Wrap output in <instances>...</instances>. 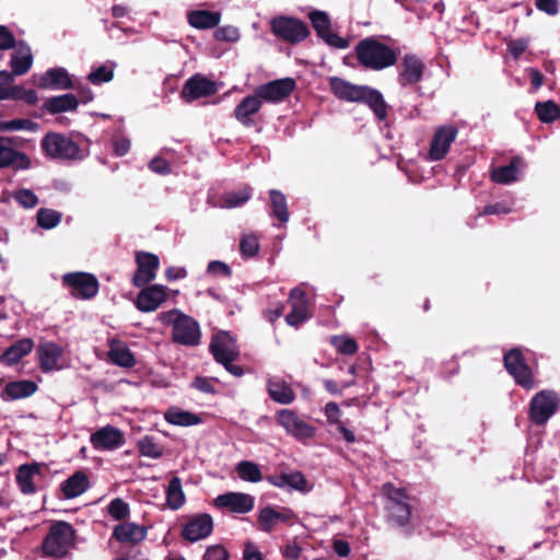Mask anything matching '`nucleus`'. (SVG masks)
<instances>
[{
    "label": "nucleus",
    "mask_w": 560,
    "mask_h": 560,
    "mask_svg": "<svg viewBox=\"0 0 560 560\" xmlns=\"http://www.w3.org/2000/svg\"><path fill=\"white\" fill-rule=\"evenodd\" d=\"M266 480L277 488H288L300 492H307V480L301 471L268 475Z\"/></svg>",
    "instance_id": "c85d7f7f"
},
{
    "label": "nucleus",
    "mask_w": 560,
    "mask_h": 560,
    "mask_svg": "<svg viewBox=\"0 0 560 560\" xmlns=\"http://www.w3.org/2000/svg\"><path fill=\"white\" fill-rule=\"evenodd\" d=\"M207 272L211 276L231 278L232 269L231 267L221 260H212L207 266Z\"/></svg>",
    "instance_id": "13d9d810"
},
{
    "label": "nucleus",
    "mask_w": 560,
    "mask_h": 560,
    "mask_svg": "<svg viewBox=\"0 0 560 560\" xmlns=\"http://www.w3.org/2000/svg\"><path fill=\"white\" fill-rule=\"evenodd\" d=\"M38 386L30 380L9 382L1 392L3 400H16L32 396Z\"/></svg>",
    "instance_id": "4c0bfd02"
},
{
    "label": "nucleus",
    "mask_w": 560,
    "mask_h": 560,
    "mask_svg": "<svg viewBox=\"0 0 560 560\" xmlns=\"http://www.w3.org/2000/svg\"><path fill=\"white\" fill-rule=\"evenodd\" d=\"M78 106V96L68 93L46 98L42 105V110L50 115H57L66 112H75Z\"/></svg>",
    "instance_id": "2f4dec72"
},
{
    "label": "nucleus",
    "mask_w": 560,
    "mask_h": 560,
    "mask_svg": "<svg viewBox=\"0 0 560 560\" xmlns=\"http://www.w3.org/2000/svg\"><path fill=\"white\" fill-rule=\"evenodd\" d=\"M267 392L273 401L282 405L293 402L296 397L291 385L282 380H269L267 383Z\"/></svg>",
    "instance_id": "ea45409f"
},
{
    "label": "nucleus",
    "mask_w": 560,
    "mask_h": 560,
    "mask_svg": "<svg viewBox=\"0 0 560 560\" xmlns=\"http://www.w3.org/2000/svg\"><path fill=\"white\" fill-rule=\"evenodd\" d=\"M330 345L335 347L338 353L343 355H353L359 350V345L355 339L341 335L330 337Z\"/></svg>",
    "instance_id": "8fccbe9b"
},
{
    "label": "nucleus",
    "mask_w": 560,
    "mask_h": 560,
    "mask_svg": "<svg viewBox=\"0 0 560 560\" xmlns=\"http://www.w3.org/2000/svg\"><path fill=\"white\" fill-rule=\"evenodd\" d=\"M77 530L65 521L55 522L43 539L40 549L43 556L52 559H63L75 545Z\"/></svg>",
    "instance_id": "7ed1b4c3"
},
{
    "label": "nucleus",
    "mask_w": 560,
    "mask_h": 560,
    "mask_svg": "<svg viewBox=\"0 0 560 560\" xmlns=\"http://www.w3.org/2000/svg\"><path fill=\"white\" fill-rule=\"evenodd\" d=\"M108 514L116 521H124L129 516V504L120 498L110 501L107 508Z\"/></svg>",
    "instance_id": "6e6d98bb"
},
{
    "label": "nucleus",
    "mask_w": 560,
    "mask_h": 560,
    "mask_svg": "<svg viewBox=\"0 0 560 560\" xmlns=\"http://www.w3.org/2000/svg\"><path fill=\"white\" fill-rule=\"evenodd\" d=\"M312 25L319 38L327 45L345 49L349 47V40L340 37L338 34L330 31L331 22L329 15L324 11H313L308 14Z\"/></svg>",
    "instance_id": "dca6fc26"
},
{
    "label": "nucleus",
    "mask_w": 560,
    "mask_h": 560,
    "mask_svg": "<svg viewBox=\"0 0 560 560\" xmlns=\"http://www.w3.org/2000/svg\"><path fill=\"white\" fill-rule=\"evenodd\" d=\"M358 103L366 104L378 120L386 119L388 106L380 91L364 85Z\"/></svg>",
    "instance_id": "72a5a7b5"
},
{
    "label": "nucleus",
    "mask_w": 560,
    "mask_h": 560,
    "mask_svg": "<svg viewBox=\"0 0 560 560\" xmlns=\"http://www.w3.org/2000/svg\"><path fill=\"white\" fill-rule=\"evenodd\" d=\"M108 359L112 363L121 368H133L136 359L130 349L121 342H112L108 351Z\"/></svg>",
    "instance_id": "37998d69"
},
{
    "label": "nucleus",
    "mask_w": 560,
    "mask_h": 560,
    "mask_svg": "<svg viewBox=\"0 0 560 560\" xmlns=\"http://www.w3.org/2000/svg\"><path fill=\"white\" fill-rule=\"evenodd\" d=\"M382 493L386 499L385 509L388 522L398 527L408 526L412 515L411 497L408 491L386 482L382 487Z\"/></svg>",
    "instance_id": "20e7f679"
},
{
    "label": "nucleus",
    "mask_w": 560,
    "mask_h": 560,
    "mask_svg": "<svg viewBox=\"0 0 560 560\" xmlns=\"http://www.w3.org/2000/svg\"><path fill=\"white\" fill-rule=\"evenodd\" d=\"M44 466V464L34 462L32 464H23L18 468L15 481L23 494L30 495L36 492L34 477L42 474Z\"/></svg>",
    "instance_id": "bb28decb"
},
{
    "label": "nucleus",
    "mask_w": 560,
    "mask_h": 560,
    "mask_svg": "<svg viewBox=\"0 0 560 560\" xmlns=\"http://www.w3.org/2000/svg\"><path fill=\"white\" fill-rule=\"evenodd\" d=\"M238 37V30L231 25L218 27L214 32V38L222 42H235Z\"/></svg>",
    "instance_id": "052dcab7"
},
{
    "label": "nucleus",
    "mask_w": 560,
    "mask_h": 560,
    "mask_svg": "<svg viewBox=\"0 0 560 560\" xmlns=\"http://www.w3.org/2000/svg\"><path fill=\"white\" fill-rule=\"evenodd\" d=\"M36 218L38 226L49 230L54 229L60 223L61 213L52 209L40 208L37 211Z\"/></svg>",
    "instance_id": "3c124183"
},
{
    "label": "nucleus",
    "mask_w": 560,
    "mask_h": 560,
    "mask_svg": "<svg viewBox=\"0 0 560 560\" xmlns=\"http://www.w3.org/2000/svg\"><path fill=\"white\" fill-rule=\"evenodd\" d=\"M11 55L10 67L12 77L23 75L32 68L33 54L31 47L23 40L16 43V47Z\"/></svg>",
    "instance_id": "cd10ccee"
},
{
    "label": "nucleus",
    "mask_w": 560,
    "mask_h": 560,
    "mask_svg": "<svg viewBox=\"0 0 560 560\" xmlns=\"http://www.w3.org/2000/svg\"><path fill=\"white\" fill-rule=\"evenodd\" d=\"M14 200L26 209H32L38 203L37 196L30 189H20L13 195Z\"/></svg>",
    "instance_id": "4d7b16f0"
},
{
    "label": "nucleus",
    "mask_w": 560,
    "mask_h": 560,
    "mask_svg": "<svg viewBox=\"0 0 560 560\" xmlns=\"http://www.w3.org/2000/svg\"><path fill=\"white\" fill-rule=\"evenodd\" d=\"M505 370L513 376L515 383L524 389L535 387L534 374L530 366L526 363L524 355L518 348H513L503 357Z\"/></svg>",
    "instance_id": "6e6552de"
},
{
    "label": "nucleus",
    "mask_w": 560,
    "mask_h": 560,
    "mask_svg": "<svg viewBox=\"0 0 560 560\" xmlns=\"http://www.w3.org/2000/svg\"><path fill=\"white\" fill-rule=\"evenodd\" d=\"M262 102L257 96L256 92L253 95L244 97L234 109L235 119L245 127H253L255 125L253 115L259 112Z\"/></svg>",
    "instance_id": "c756f323"
},
{
    "label": "nucleus",
    "mask_w": 560,
    "mask_h": 560,
    "mask_svg": "<svg viewBox=\"0 0 560 560\" xmlns=\"http://www.w3.org/2000/svg\"><path fill=\"white\" fill-rule=\"evenodd\" d=\"M236 472L238 477L248 482H258L262 479V474L259 466L249 460H242L236 465Z\"/></svg>",
    "instance_id": "09e8293b"
},
{
    "label": "nucleus",
    "mask_w": 560,
    "mask_h": 560,
    "mask_svg": "<svg viewBox=\"0 0 560 560\" xmlns=\"http://www.w3.org/2000/svg\"><path fill=\"white\" fill-rule=\"evenodd\" d=\"M524 166L523 158L513 156L508 165L494 167L491 171V180L498 184H511L517 179V173Z\"/></svg>",
    "instance_id": "c9c22d12"
},
{
    "label": "nucleus",
    "mask_w": 560,
    "mask_h": 560,
    "mask_svg": "<svg viewBox=\"0 0 560 560\" xmlns=\"http://www.w3.org/2000/svg\"><path fill=\"white\" fill-rule=\"evenodd\" d=\"M295 88L294 79L283 78L260 84L255 89V92L261 102L280 103L289 97Z\"/></svg>",
    "instance_id": "4468645a"
},
{
    "label": "nucleus",
    "mask_w": 560,
    "mask_h": 560,
    "mask_svg": "<svg viewBox=\"0 0 560 560\" xmlns=\"http://www.w3.org/2000/svg\"><path fill=\"white\" fill-rule=\"evenodd\" d=\"M16 39L12 31L5 25H0V50H9L16 47Z\"/></svg>",
    "instance_id": "680f3d73"
},
{
    "label": "nucleus",
    "mask_w": 560,
    "mask_h": 560,
    "mask_svg": "<svg viewBox=\"0 0 560 560\" xmlns=\"http://www.w3.org/2000/svg\"><path fill=\"white\" fill-rule=\"evenodd\" d=\"M33 348L34 341L32 338L19 339L3 351L0 355V363L12 366L30 354Z\"/></svg>",
    "instance_id": "7c9ffc66"
},
{
    "label": "nucleus",
    "mask_w": 560,
    "mask_h": 560,
    "mask_svg": "<svg viewBox=\"0 0 560 560\" xmlns=\"http://www.w3.org/2000/svg\"><path fill=\"white\" fill-rule=\"evenodd\" d=\"M254 497L242 492H228L214 499L218 508H226L233 513H248L254 509Z\"/></svg>",
    "instance_id": "5701e85b"
},
{
    "label": "nucleus",
    "mask_w": 560,
    "mask_h": 560,
    "mask_svg": "<svg viewBox=\"0 0 560 560\" xmlns=\"http://www.w3.org/2000/svg\"><path fill=\"white\" fill-rule=\"evenodd\" d=\"M209 350L218 363L235 361L240 355L236 340L229 331L224 330H221L213 336Z\"/></svg>",
    "instance_id": "2eb2a0df"
},
{
    "label": "nucleus",
    "mask_w": 560,
    "mask_h": 560,
    "mask_svg": "<svg viewBox=\"0 0 560 560\" xmlns=\"http://www.w3.org/2000/svg\"><path fill=\"white\" fill-rule=\"evenodd\" d=\"M259 250V242L256 235H243L240 242V252L243 257L250 258L257 255Z\"/></svg>",
    "instance_id": "5fc2aeb1"
},
{
    "label": "nucleus",
    "mask_w": 560,
    "mask_h": 560,
    "mask_svg": "<svg viewBox=\"0 0 560 560\" xmlns=\"http://www.w3.org/2000/svg\"><path fill=\"white\" fill-rule=\"evenodd\" d=\"M560 397L555 390L542 389L529 402V418L537 424H545L559 409Z\"/></svg>",
    "instance_id": "423d86ee"
},
{
    "label": "nucleus",
    "mask_w": 560,
    "mask_h": 560,
    "mask_svg": "<svg viewBox=\"0 0 560 560\" xmlns=\"http://www.w3.org/2000/svg\"><path fill=\"white\" fill-rule=\"evenodd\" d=\"M535 112L541 122L550 124L560 118V106L553 101L537 102Z\"/></svg>",
    "instance_id": "de8ad7c7"
},
{
    "label": "nucleus",
    "mask_w": 560,
    "mask_h": 560,
    "mask_svg": "<svg viewBox=\"0 0 560 560\" xmlns=\"http://www.w3.org/2000/svg\"><path fill=\"white\" fill-rule=\"evenodd\" d=\"M188 23L198 30L213 28L219 25L221 13L208 10H195L187 15Z\"/></svg>",
    "instance_id": "a19ab883"
},
{
    "label": "nucleus",
    "mask_w": 560,
    "mask_h": 560,
    "mask_svg": "<svg viewBox=\"0 0 560 560\" xmlns=\"http://www.w3.org/2000/svg\"><path fill=\"white\" fill-rule=\"evenodd\" d=\"M164 419L170 424L180 427L196 425L201 422V419L198 415L182 410L178 407H170L164 413Z\"/></svg>",
    "instance_id": "c03bdc74"
},
{
    "label": "nucleus",
    "mask_w": 560,
    "mask_h": 560,
    "mask_svg": "<svg viewBox=\"0 0 560 560\" xmlns=\"http://www.w3.org/2000/svg\"><path fill=\"white\" fill-rule=\"evenodd\" d=\"M253 196V188L244 185L236 190L224 192L220 197L219 207L232 209L244 206Z\"/></svg>",
    "instance_id": "79ce46f5"
},
{
    "label": "nucleus",
    "mask_w": 560,
    "mask_h": 560,
    "mask_svg": "<svg viewBox=\"0 0 560 560\" xmlns=\"http://www.w3.org/2000/svg\"><path fill=\"white\" fill-rule=\"evenodd\" d=\"M36 353L38 357L39 368L44 373L60 370L58 361L63 353L62 347L54 341H45L37 346Z\"/></svg>",
    "instance_id": "393cba45"
},
{
    "label": "nucleus",
    "mask_w": 560,
    "mask_h": 560,
    "mask_svg": "<svg viewBox=\"0 0 560 560\" xmlns=\"http://www.w3.org/2000/svg\"><path fill=\"white\" fill-rule=\"evenodd\" d=\"M288 302L292 310L285 316V322L289 326L298 328L311 317L307 294L300 288H293L289 294Z\"/></svg>",
    "instance_id": "a211bd4d"
},
{
    "label": "nucleus",
    "mask_w": 560,
    "mask_h": 560,
    "mask_svg": "<svg viewBox=\"0 0 560 560\" xmlns=\"http://www.w3.org/2000/svg\"><path fill=\"white\" fill-rule=\"evenodd\" d=\"M327 422L329 424H335L337 432L342 436V439L348 443L352 444L357 441L354 432L346 427V422L340 419L341 411L339 409L338 404L334 401H329L326 404L324 409Z\"/></svg>",
    "instance_id": "58836bf2"
},
{
    "label": "nucleus",
    "mask_w": 560,
    "mask_h": 560,
    "mask_svg": "<svg viewBox=\"0 0 560 560\" xmlns=\"http://www.w3.org/2000/svg\"><path fill=\"white\" fill-rule=\"evenodd\" d=\"M425 66L423 61L412 54L404 56L399 72L398 82L401 86L413 85L422 80Z\"/></svg>",
    "instance_id": "4be33fe9"
},
{
    "label": "nucleus",
    "mask_w": 560,
    "mask_h": 560,
    "mask_svg": "<svg viewBox=\"0 0 560 560\" xmlns=\"http://www.w3.org/2000/svg\"><path fill=\"white\" fill-rule=\"evenodd\" d=\"M37 125L28 119H12L9 121L0 120V131H9V130H22L28 129L32 130Z\"/></svg>",
    "instance_id": "bf43d9fd"
},
{
    "label": "nucleus",
    "mask_w": 560,
    "mask_h": 560,
    "mask_svg": "<svg viewBox=\"0 0 560 560\" xmlns=\"http://www.w3.org/2000/svg\"><path fill=\"white\" fill-rule=\"evenodd\" d=\"M359 63L373 71H380L396 65L398 52L388 45L371 36L361 39L354 47Z\"/></svg>",
    "instance_id": "f257e3e1"
},
{
    "label": "nucleus",
    "mask_w": 560,
    "mask_h": 560,
    "mask_svg": "<svg viewBox=\"0 0 560 560\" xmlns=\"http://www.w3.org/2000/svg\"><path fill=\"white\" fill-rule=\"evenodd\" d=\"M271 215L275 217L280 224L289 221V208L285 195L278 189L269 190Z\"/></svg>",
    "instance_id": "a18cd8bd"
},
{
    "label": "nucleus",
    "mask_w": 560,
    "mask_h": 560,
    "mask_svg": "<svg viewBox=\"0 0 560 560\" xmlns=\"http://www.w3.org/2000/svg\"><path fill=\"white\" fill-rule=\"evenodd\" d=\"M276 421L285 432L299 441L312 439L316 428L303 420L294 410L281 409L276 415Z\"/></svg>",
    "instance_id": "1a4fd4ad"
},
{
    "label": "nucleus",
    "mask_w": 560,
    "mask_h": 560,
    "mask_svg": "<svg viewBox=\"0 0 560 560\" xmlns=\"http://www.w3.org/2000/svg\"><path fill=\"white\" fill-rule=\"evenodd\" d=\"M199 324L192 317L178 314L173 320L172 339L174 342L183 346L194 347L200 342Z\"/></svg>",
    "instance_id": "9b49d317"
},
{
    "label": "nucleus",
    "mask_w": 560,
    "mask_h": 560,
    "mask_svg": "<svg viewBox=\"0 0 560 560\" xmlns=\"http://www.w3.org/2000/svg\"><path fill=\"white\" fill-rule=\"evenodd\" d=\"M270 27L273 35L292 45L303 42L311 34L305 22L284 15L273 18Z\"/></svg>",
    "instance_id": "39448f33"
},
{
    "label": "nucleus",
    "mask_w": 560,
    "mask_h": 560,
    "mask_svg": "<svg viewBox=\"0 0 560 560\" xmlns=\"http://www.w3.org/2000/svg\"><path fill=\"white\" fill-rule=\"evenodd\" d=\"M186 501L179 477L174 476L166 488V503L170 509L176 511L180 509Z\"/></svg>",
    "instance_id": "49530a36"
},
{
    "label": "nucleus",
    "mask_w": 560,
    "mask_h": 560,
    "mask_svg": "<svg viewBox=\"0 0 560 560\" xmlns=\"http://www.w3.org/2000/svg\"><path fill=\"white\" fill-rule=\"evenodd\" d=\"M457 128L452 125L438 128L431 140L429 155L432 161H440L447 154L451 144L457 137Z\"/></svg>",
    "instance_id": "aec40b11"
},
{
    "label": "nucleus",
    "mask_w": 560,
    "mask_h": 560,
    "mask_svg": "<svg viewBox=\"0 0 560 560\" xmlns=\"http://www.w3.org/2000/svg\"><path fill=\"white\" fill-rule=\"evenodd\" d=\"M219 85L217 82L208 79L201 73H195L183 85L180 97L186 103H191L202 97H209L217 94Z\"/></svg>",
    "instance_id": "f8f14e48"
},
{
    "label": "nucleus",
    "mask_w": 560,
    "mask_h": 560,
    "mask_svg": "<svg viewBox=\"0 0 560 560\" xmlns=\"http://www.w3.org/2000/svg\"><path fill=\"white\" fill-rule=\"evenodd\" d=\"M44 154L54 160L81 161L89 155L88 145L60 132H48L40 140Z\"/></svg>",
    "instance_id": "f03ea898"
},
{
    "label": "nucleus",
    "mask_w": 560,
    "mask_h": 560,
    "mask_svg": "<svg viewBox=\"0 0 560 560\" xmlns=\"http://www.w3.org/2000/svg\"><path fill=\"white\" fill-rule=\"evenodd\" d=\"M62 285L78 300H91L100 289L97 278L89 272H69L62 276Z\"/></svg>",
    "instance_id": "0eeeda50"
},
{
    "label": "nucleus",
    "mask_w": 560,
    "mask_h": 560,
    "mask_svg": "<svg viewBox=\"0 0 560 560\" xmlns=\"http://www.w3.org/2000/svg\"><path fill=\"white\" fill-rule=\"evenodd\" d=\"M137 270L132 277V284L142 288L153 281L160 268L159 257L149 252L139 250L135 255Z\"/></svg>",
    "instance_id": "ddd939ff"
},
{
    "label": "nucleus",
    "mask_w": 560,
    "mask_h": 560,
    "mask_svg": "<svg viewBox=\"0 0 560 560\" xmlns=\"http://www.w3.org/2000/svg\"><path fill=\"white\" fill-rule=\"evenodd\" d=\"M42 90H70L77 89L65 68H50L37 81Z\"/></svg>",
    "instance_id": "b1692460"
},
{
    "label": "nucleus",
    "mask_w": 560,
    "mask_h": 560,
    "mask_svg": "<svg viewBox=\"0 0 560 560\" xmlns=\"http://www.w3.org/2000/svg\"><path fill=\"white\" fill-rule=\"evenodd\" d=\"M329 86L337 98L347 102H358L364 88V85H354L337 77L330 78Z\"/></svg>",
    "instance_id": "e433bc0d"
},
{
    "label": "nucleus",
    "mask_w": 560,
    "mask_h": 560,
    "mask_svg": "<svg viewBox=\"0 0 560 560\" xmlns=\"http://www.w3.org/2000/svg\"><path fill=\"white\" fill-rule=\"evenodd\" d=\"M148 529L135 523H121L114 527L112 537L119 542L136 545L145 539Z\"/></svg>",
    "instance_id": "473e14b6"
},
{
    "label": "nucleus",
    "mask_w": 560,
    "mask_h": 560,
    "mask_svg": "<svg viewBox=\"0 0 560 560\" xmlns=\"http://www.w3.org/2000/svg\"><path fill=\"white\" fill-rule=\"evenodd\" d=\"M535 5L538 10L549 15H556L559 12L558 0H535Z\"/></svg>",
    "instance_id": "774afa93"
},
{
    "label": "nucleus",
    "mask_w": 560,
    "mask_h": 560,
    "mask_svg": "<svg viewBox=\"0 0 560 560\" xmlns=\"http://www.w3.org/2000/svg\"><path fill=\"white\" fill-rule=\"evenodd\" d=\"M19 145L16 137L0 136V168L28 170L31 160L15 148Z\"/></svg>",
    "instance_id": "9d476101"
},
{
    "label": "nucleus",
    "mask_w": 560,
    "mask_h": 560,
    "mask_svg": "<svg viewBox=\"0 0 560 560\" xmlns=\"http://www.w3.org/2000/svg\"><path fill=\"white\" fill-rule=\"evenodd\" d=\"M203 560H229V552L223 546L213 545L207 548Z\"/></svg>",
    "instance_id": "e2e57ef3"
},
{
    "label": "nucleus",
    "mask_w": 560,
    "mask_h": 560,
    "mask_svg": "<svg viewBox=\"0 0 560 560\" xmlns=\"http://www.w3.org/2000/svg\"><path fill=\"white\" fill-rule=\"evenodd\" d=\"M89 487V477L83 470H77L60 485L65 499L77 498L84 493Z\"/></svg>",
    "instance_id": "f704fd0d"
},
{
    "label": "nucleus",
    "mask_w": 560,
    "mask_h": 560,
    "mask_svg": "<svg viewBox=\"0 0 560 560\" xmlns=\"http://www.w3.org/2000/svg\"><path fill=\"white\" fill-rule=\"evenodd\" d=\"M295 518V513L289 508L266 505L259 510L257 522L260 530L271 533L278 524L292 525Z\"/></svg>",
    "instance_id": "f3484780"
},
{
    "label": "nucleus",
    "mask_w": 560,
    "mask_h": 560,
    "mask_svg": "<svg viewBox=\"0 0 560 560\" xmlns=\"http://www.w3.org/2000/svg\"><path fill=\"white\" fill-rule=\"evenodd\" d=\"M124 443L122 432L110 425L101 428L91 435V444L95 450H115Z\"/></svg>",
    "instance_id": "a878e982"
},
{
    "label": "nucleus",
    "mask_w": 560,
    "mask_h": 560,
    "mask_svg": "<svg viewBox=\"0 0 560 560\" xmlns=\"http://www.w3.org/2000/svg\"><path fill=\"white\" fill-rule=\"evenodd\" d=\"M213 530V520L210 514L202 513L192 516L183 525L180 535L190 542L207 538Z\"/></svg>",
    "instance_id": "6ab92c4d"
},
{
    "label": "nucleus",
    "mask_w": 560,
    "mask_h": 560,
    "mask_svg": "<svg viewBox=\"0 0 560 560\" xmlns=\"http://www.w3.org/2000/svg\"><path fill=\"white\" fill-rule=\"evenodd\" d=\"M527 47H528V40L525 38L511 40L508 44V50L514 59H518L525 52Z\"/></svg>",
    "instance_id": "69168bd1"
},
{
    "label": "nucleus",
    "mask_w": 560,
    "mask_h": 560,
    "mask_svg": "<svg viewBox=\"0 0 560 560\" xmlns=\"http://www.w3.org/2000/svg\"><path fill=\"white\" fill-rule=\"evenodd\" d=\"M167 299L166 287L152 284L142 287L136 299V307L144 313L153 312Z\"/></svg>",
    "instance_id": "412c9836"
},
{
    "label": "nucleus",
    "mask_w": 560,
    "mask_h": 560,
    "mask_svg": "<svg viewBox=\"0 0 560 560\" xmlns=\"http://www.w3.org/2000/svg\"><path fill=\"white\" fill-rule=\"evenodd\" d=\"M149 168L159 175H168L172 172L171 164L163 158H154L149 163Z\"/></svg>",
    "instance_id": "0e129e2a"
},
{
    "label": "nucleus",
    "mask_w": 560,
    "mask_h": 560,
    "mask_svg": "<svg viewBox=\"0 0 560 560\" xmlns=\"http://www.w3.org/2000/svg\"><path fill=\"white\" fill-rule=\"evenodd\" d=\"M191 386L197 390L206 394H215V388L211 383V380L203 376H197L194 378Z\"/></svg>",
    "instance_id": "338daca9"
},
{
    "label": "nucleus",
    "mask_w": 560,
    "mask_h": 560,
    "mask_svg": "<svg viewBox=\"0 0 560 560\" xmlns=\"http://www.w3.org/2000/svg\"><path fill=\"white\" fill-rule=\"evenodd\" d=\"M114 79V69L113 67H108L106 65H102L91 71L88 75V80L94 84L100 85L102 83H107Z\"/></svg>",
    "instance_id": "864d4df0"
},
{
    "label": "nucleus",
    "mask_w": 560,
    "mask_h": 560,
    "mask_svg": "<svg viewBox=\"0 0 560 560\" xmlns=\"http://www.w3.org/2000/svg\"><path fill=\"white\" fill-rule=\"evenodd\" d=\"M139 452L141 455L150 458H159L163 455L162 447L155 442L152 436H144L138 442Z\"/></svg>",
    "instance_id": "603ef678"
}]
</instances>
